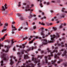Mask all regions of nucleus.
<instances>
[{
  "mask_svg": "<svg viewBox=\"0 0 67 67\" xmlns=\"http://www.w3.org/2000/svg\"><path fill=\"white\" fill-rule=\"evenodd\" d=\"M15 22H12V24H15Z\"/></svg>",
  "mask_w": 67,
  "mask_h": 67,
  "instance_id": "nucleus-63",
  "label": "nucleus"
},
{
  "mask_svg": "<svg viewBox=\"0 0 67 67\" xmlns=\"http://www.w3.org/2000/svg\"><path fill=\"white\" fill-rule=\"evenodd\" d=\"M63 65L64 67H66L67 66V62H66L65 63H64L63 64Z\"/></svg>",
  "mask_w": 67,
  "mask_h": 67,
  "instance_id": "nucleus-23",
  "label": "nucleus"
},
{
  "mask_svg": "<svg viewBox=\"0 0 67 67\" xmlns=\"http://www.w3.org/2000/svg\"><path fill=\"white\" fill-rule=\"evenodd\" d=\"M35 38H34L30 42V43H33V41L35 40Z\"/></svg>",
  "mask_w": 67,
  "mask_h": 67,
  "instance_id": "nucleus-38",
  "label": "nucleus"
},
{
  "mask_svg": "<svg viewBox=\"0 0 67 67\" xmlns=\"http://www.w3.org/2000/svg\"><path fill=\"white\" fill-rule=\"evenodd\" d=\"M19 20H20L21 21H22V20H24L25 19H24L22 17H20V18H19Z\"/></svg>",
  "mask_w": 67,
  "mask_h": 67,
  "instance_id": "nucleus-22",
  "label": "nucleus"
},
{
  "mask_svg": "<svg viewBox=\"0 0 67 67\" xmlns=\"http://www.w3.org/2000/svg\"><path fill=\"white\" fill-rule=\"evenodd\" d=\"M7 36V34L5 35L3 37L0 39V41H3V40L5 39V36Z\"/></svg>",
  "mask_w": 67,
  "mask_h": 67,
  "instance_id": "nucleus-14",
  "label": "nucleus"
},
{
  "mask_svg": "<svg viewBox=\"0 0 67 67\" xmlns=\"http://www.w3.org/2000/svg\"><path fill=\"white\" fill-rule=\"evenodd\" d=\"M31 8L32 7H33L34 6V5L33 4H32L31 5Z\"/></svg>",
  "mask_w": 67,
  "mask_h": 67,
  "instance_id": "nucleus-54",
  "label": "nucleus"
},
{
  "mask_svg": "<svg viewBox=\"0 0 67 67\" xmlns=\"http://www.w3.org/2000/svg\"><path fill=\"white\" fill-rule=\"evenodd\" d=\"M23 46V48H25V45H24V44H23L22 45Z\"/></svg>",
  "mask_w": 67,
  "mask_h": 67,
  "instance_id": "nucleus-43",
  "label": "nucleus"
},
{
  "mask_svg": "<svg viewBox=\"0 0 67 67\" xmlns=\"http://www.w3.org/2000/svg\"><path fill=\"white\" fill-rule=\"evenodd\" d=\"M6 42H8V43H10V40H6Z\"/></svg>",
  "mask_w": 67,
  "mask_h": 67,
  "instance_id": "nucleus-39",
  "label": "nucleus"
},
{
  "mask_svg": "<svg viewBox=\"0 0 67 67\" xmlns=\"http://www.w3.org/2000/svg\"><path fill=\"white\" fill-rule=\"evenodd\" d=\"M26 25H28V23L26 21V20L24 21L23 23L22 24V25L23 26H24L26 25Z\"/></svg>",
  "mask_w": 67,
  "mask_h": 67,
  "instance_id": "nucleus-13",
  "label": "nucleus"
},
{
  "mask_svg": "<svg viewBox=\"0 0 67 67\" xmlns=\"http://www.w3.org/2000/svg\"><path fill=\"white\" fill-rule=\"evenodd\" d=\"M65 14H62V16H61V18H64V17H65Z\"/></svg>",
  "mask_w": 67,
  "mask_h": 67,
  "instance_id": "nucleus-31",
  "label": "nucleus"
},
{
  "mask_svg": "<svg viewBox=\"0 0 67 67\" xmlns=\"http://www.w3.org/2000/svg\"><path fill=\"white\" fill-rule=\"evenodd\" d=\"M39 24L42 25H45V24L43 22L41 23V22H39Z\"/></svg>",
  "mask_w": 67,
  "mask_h": 67,
  "instance_id": "nucleus-24",
  "label": "nucleus"
},
{
  "mask_svg": "<svg viewBox=\"0 0 67 67\" xmlns=\"http://www.w3.org/2000/svg\"><path fill=\"white\" fill-rule=\"evenodd\" d=\"M30 16H29L28 18L29 19H31V18H32L33 17V16L31 14H30Z\"/></svg>",
  "mask_w": 67,
  "mask_h": 67,
  "instance_id": "nucleus-25",
  "label": "nucleus"
},
{
  "mask_svg": "<svg viewBox=\"0 0 67 67\" xmlns=\"http://www.w3.org/2000/svg\"><path fill=\"white\" fill-rule=\"evenodd\" d=\"M43 53H44V51H42L41 52V53L42 54H43Z\"/></svg>",
  "mask_w": 67,
  "mask_h": 67,
  "instance_id": "nucleus-58",
  "label": "nucleus"
},
{
  "mask_svg": "<svg viewBox=\"0 0 67 67\" xmlns=\"http://www.w3.org/2000/svg\"><path fill=\"white\" fill-rule=\"evenodd\" d=\"M55 34L56 36L54 35H51L50 36L51 37V40L52 41H48V42L46 39H42V37H41L36 36L35 37V38H38V39L41 40V41H43V44H40V47H41L43 46V45H46V44H47V43H53L54 42H55V40H54L55 38H59L60 37L59 34L57 32Z\"/></svg>",
  "mask_w": 67,
  "mask_h": 67,
  "instance_id": "nucleus-1",
  "label": "nucleus"
},
{
  "mask_svg": "<svg viewBox=\"0 0 67 67\" xmlns=\"http://www.w3.org/2000/svg\"><path fill=\"white\" fill-rule=\"evenodd\" d=\"M53 29H54V31H56L57 30V28L56 27H53Z\"/></svg>",
  "mask_w": 67,
  "mask_h": 67,
  "instance_id": "nucleus-34",
  "label": "nucleus"
},
{
  "mask_svg": "<svg viewBox=\"0 0 67 67\" xmlns=\"http://www.w3.org/2000/svg\"><path fill=\"white\" fill-rule=\"evenodd\" d=\"M37 19V18H34V20H36Z\"/></svg>",
  "mask_w": 67,
  "mask_h": 67,
  "instance_id": "nucleus-55",
  "label": "nucleus"
},
{
  "mask_svg": "<svg viewBox=\"0 0 67 67\" xmlns=\"http://www.w3.org/2000/svg\"><path fill=\"white\" fill-rule=\"evenodd\" d=\"M6 54H3L2 56V58H3V59L4 61H7L9 59V58L8 57H6Z\"/></svg>",
  "mask_w": 67,
  "mask_h": 67,
  "instance_id": "nucleus-7",
  "label": "nucleus"
},
{
  "mask_svg": "<svg viewBox=\"0 0 67 67\" xmlns=\"http://www.w3.org/2000/svg\"><path fill=\"white\" fill-rule=\"evenodd\" d=\"M23 29V27H21L20 28L18 29V30L19 31H21V29Z\"/></svg>",
  "mask_w": 67,
  "mask_h": 67,
  "instance_id": "nucleus-37",
  "label": "nucleus"
},
{
  "mask_svg": "<svg viewBox=\"0 0 67 67\" xmlns=\"http://www.w3.org/2000/svg\"><path fill=\"white\" fill-rule=\"evenodd\" d=\"M47 5H49V2L47 3H46Z\"/></svg>",
  "mask_w": 67,
  "mask_h": 67,
  "instance_id": "nucleus-60",
  "label": "nucleus"
},
{
  "mask_svg": "<svg viewBox=\"0 0 67 67\" xmlns=\"http://www.w3.org/2000/svg\"><path fill=\"white\" fill-rule=\"evenodd\" d=\"M28 58H29V57H28L27 55H26L24 56V58L25 59H27Z\"/></svg>",
  "mask_w": 67,
  "mask_h": 67,
  "instance_id": "nucleus-28",
  "label": "nucleus"
},
{
  "mask_svg": "<svg viewBox=\"0 0 67 67\" xmlns=\"http://www.w3.org/2000/svg\"><path fill=\"white\" fill-rule=\"evenodd\" d=\"M33 36H30V37L29 38V41H30V40H31V39H32V38H33Z\"/></svg>",
  "mask_w": 67,
  "mask_h": 67,
  "instance_id": "nucleus-29",
  "label": "nucleus"
},
{
  "mask_svg": "<svg viewBox=\"0 0 67 67\" xmlns=\"http://www.w3.org/2000/svg\"><path fill=\"white\" fill-rule=\"evenodd\" d=\"M63 25L64 26H66V23H64V24H62L61 25H60V26H59V28L60 29H62L63 28Z\"/></svg>",
  "mask_w": 67,
  "mask_h": 67,
  "instance_id": "nucleus-17",
  "label": "nucleus"
},
{
  "mask_svg": "<svg viewBox=\"0 0 67 67\" xmlns=\"http://www.w3.org/2000/svg\"><path fill=\"white\" fill-rule=\"evenodd\" d=\"M13 51H15V47H14L13 48Z\"/></svg>",
  "mask_w": 67,
  "mask_h": 67,
  "instance_id": "nucleus-59",
  "label": "nucleus"
},
{
  "mask_svg": "<svg viewBox=\"0 0 67 67\" xmlns=\"http://www.w3.org/2000/svg\"><path fill=\"white\" fill-rule=\"evenodd\" d=\"M12 34H14V31H12Z\"/></svg>",
  "mask_w": 67,
  "mask_h": 67,
  "instance_id": "nucleus-57",
  "label": "nucleus"
},
{
  "mask_svg": "<svg viewBox=\"0 0 67 67\" xmlns=\"http://www.w3.org/2000/svg\"><path fill=\"white\" fill-rule=\"evenodd\" d=\"M30 5H27V6L26 7V11H33V9H30V8H31L30 7V6H29Z\"/></svg>",
  "mask_w": 67,
  "mask_h": 67,
  "instance_id": "nucleus-10",
  "label": "nucleus"
},
{
  "mask_svg": "<svg viewBox=\"0 0 67 67\" xmlns=\"http://www.w3.org/2000/svg\"><path fill=\"white\" fill-rule=\"evenodd\" d=\"M61 44L62 45V47H64V42H62L61 43Z\"/></svg>",
  "mask_w": 67,
  "mask_h": 67,
  "instance_id": "nucleus-32",
  "label": "nucleus"
},
{
  "mask_svg": "<svg viewBox=\"0 0 67 67\" xmlns=\"http://www.w3.org/2000/svg\"><path fill=\"white\" fill-rule=\"evenodd\" d=\"M56 62V60H52L51 62V64L52 65H54V64H55V63Z\"/></svg>",
  "mask_w": 67,
  "mask_h": 67,
  "instance_id": "nucleus-18",
  "label": "nucleus"
},
{
  "mask_svg": "<svg viewBox=\"0 0 67 67\" xmlns=\"http://www.w3.org/2000/svg\"><path fill=\"white\" fill-rule=\"evenodd\" d=\"M47 25H48V26H49V25H52V24L51 23H50L49 24L48 23H47Z\"/></svg>",
  "mask_w": 67,
  "mask_h": 67,
  "instance_id": "nucleus-35",
  "label": "nucleus"
},
{
  "mask_svg": "<svg viewBox=\"0 0 67 67\" xmlns=\"http://www.w3.org/2000/svg\"><path fill=\"white\" fill-rule=\"evenodd\" d=\"M19 47L20 48H22V47L21 46H20Z\"/></svg>",
  "mask_w": 67,
  "mask_h": 67,
  "instance_id": "nucleus-51",
  "label": "nucleus"
},
{
  "mask_svg": "<svg viewBox=\"0 0 67 67\" xmlns=\"http://www.w3.org/2000/svg\"><path fill=\"white\" fill-rule=\"evenodd\" d=\"M58 49V47H56L54 49L53 51V53H55H55H57L58 52V51L57 50H55V49Z\"/></svg>",
  "mask_w": 67,
  "mask_h": 67,
  "instance_id": "nucleus-16",
  "label": "nucleus"
},
{
  "mask_svg": "<svg viewBox=\"0 0 67 67\" xmlns=\"http://www.w3.org/2000/svg\"><path fill=\"white\" fill-rule=\"evenodd\" d=\"M61 54H62V53L60 52V53H58L57 55L55 54L54 55V58L56 59L58 58V59L59 57H58V55H60Z\"/></svg>",
  "mask_w": 67,
  "mask_h": 67,
  "instance_id": "nucleus-12",
  "label": "nucleus"
},
{
  "mask_svg": "<svg viewBox=\"0 0 67 67\" xmlns=\"http://www.w3.org/2000/svg\"><path fill=\"white\" fill-rule=\"evenodd\" d=\"M62 40H65V38L64 37H63L62 38Z\"/></svg>",
  "mask_w": 67,
  "mask_h": 67,
  "instance_id": "nucleus-50",
  "label": "nucleus"
},
{
  "mask_svg": "<svg viewBox=\"0 0 67 67\" xmlns=\"http://www.w3.org/2000/svg\"><path fill=\"white\" fill-rule=\"evenodd\" d=\"M42 58V56L41 55H38L37 58H32V60L33 61H34L35 62V63L36 64L37 63V62H40V59H38V58Z\"/></svg>",
  "mask_w": 67,
  "mask_h": 67,
  "instance_id": "nucleus-4",
  "label": "nucleus"
},
{
  "mask_svg": "<svg viewBox=\"0 0 67 67\" xmlns=\"http://www.w3.org/2000/svg\"><path fill=\"white\" fill-rule=\"evenodd\" d=\"M40 31H41V35L44 36V27H41L39 29Z\"/></svg>",
  "mask_w": 67,
  "mask_h": 67,
  "instance_id": "nucleus-8",
  "label": "nucleus"
},
{
  "mask_svg": "<svg viewBox=\"0 0 67 67\" xmlns=\"http://www.w3.org/2000/svg\"><path fill=\"white\" fill-rule=\"evenodd\" d=\"M54 66H55V67H58V66H57V65L56 64H54Z\"/></svg>",
  "mask_w": 67,
  "mask_h": 67,
  "instance_id": "nucleus-45",
  "label": "nucleus"
},
{
  "mask_svg": "<svg viewBox=\"0 0 67 67\" xmlns=\"http://www.w3.org/2000/svg\"><path fill=\"white\" fill-rule=\"evenodd\" d=\"M6 30H7V29H3L2 30V32H4V31H6Z\"/></svg>",
  "mask_w": 67,
  "mask_h": 67,
  "instance_id": "nucleus-40",
  "label": "nucleus"
},
{
  "mask_svg": "<svg viewBox=\"0 0 67 67\" xmlns=\"http://www.w3.org/2000/svg\"><path fill=\"white\" fill-rule=\"evenodd\" d=\"M17 55H18L19 56V61L16 64V65L17 66V65H18L19 63L21 62L20 60L21 59V57H22V53H20L18 52L17 53Z\"/></svg>",
  "mask_w": 67,
  "mask_h": 67,
  "instance_id": "nucleus-5",
  "label": "nucleus"
},
{
  "mask_svg": "<svg viewBox=\"0 0 67 67\" xmlns=\"http://www.w3.org/2000/svg\"><path fill=\"white\" fill-rule=\"evenodd\" d=\"M47 50L48 52H50L51 55H48L47 56H45V61L46 63L47 64V65L48 66H49L48 67H51L52 66L51 65V64L50 62L48 63V60H47V58H48V60H50L51 59V57H53V52H52L51 50H49V48H48L47 49Z\"/></svg>",
  "mask_w": 67,
  "mask_h": 67,
  "instance_id": "nucleus-2",
  "label": "nucleus"
},
{
  "mask_svg": "<svg viewBox=\"0 0 67 67\" xmlns=\"http://www.w3.org/2000/svg\"><path fill=\"white\" fill-rule=\"evenodd\" d=\"M27 38H28V37H25V38H23V40H26V39H27Z\"/></svg>",
  "mask_w": 67,
  "mask_h": 67,
  "instance_id": "nucleus-36",
  "label": "nucleus"
},
{
  "mask_svg": "<svg viewBox=\"0 0 67 67\" xmlns=\"http://www.w3.org/2000/svg\"><path fill=\"white\" fill-rule=\"evenodd\" d=\"M42 37L43 38H44L45 37H47L48 36V35H45V34H44V35H42Z\"/></svg>",
  "mask_w": 67,
  "mask_h": 67,
  "instance_id": "nucleus-21",
  "label": "nucleus"
},
{
  "mask_svg": "<svg viewBox=\"0 0 67 67\" xmlns=\"http://www.w3.org/2000/svg\"><path fill=\"white\" fill-rule=\"evenodd\" d=\"M64 10H65V9L64 8H62V11L63 12H64V13H67V11H64Z\"/></svg>",
  "mask_w": 67,
  "mask_h": 67,
  "instance_id": "nucleus-19",
  "label": "nucleus"
},
{
  "mask_svg": "<svg viewBox=\"0 0 67 67\" xmlns=\"http://www.w3.org/2000/svg\"><path fill=\"white\" fill-rule=\"evenodd\" d=\"M36 47H31L27 49V52H29V51H30L31 50V51H33V49H36Z\"/></svg>",
  "mask_w": 67,
  "mask_h": 67,
  "instance_id": "nucleus-9",
  "label": "nucleus"
},
{
  "mask_svg": "<svg viewBox=\"0 0 67 67\" xmlns=\"http://www.w3.org/2000/svg\"><path fill=\"white\" fill-rule=\"evenodd\" d=\"M57 2L58 3H60V1L59 0H57Z\"/></svg>",
  "mask_w": 67,
  "mask_h": 67,
  "instance_id": "nucleus-47",
  "label": "nucleus"
},
{
  "mask_svg": "<svg viewBox=\"0 0 67 67\" xmlns=\"http://www.w3.org/2000/svg\"><path fill=\"white\" fill-rule=\"evenodd\" d=\"M59 13H58V14H56V16H58V15H59Z\"/></svg>",
  "mask_w": 67,
  "mask_h": 67,
  "instance_id": "nucleus-53",
  "label": "nucleus"
},
{
  "mask_svg": "<svg viewBox=\"0 0 67 67\" xmlns=\"http://www.w3.org/2000/svg\"><path fill=\"white\" fill-rule=\"evenodd\" d=\"M10 64L11 65H12L13 64V61H12V59H11L10 60Z\"/></svg>",
  "mask_w": 67,
  "mask_h": 67,
  "instance_id": "nucleus-20",
  "label": "nucleus"
},
{
  "mask_svg": "<svg viewBox=\"0 0 67 67\" xmlns=\"http://www.w3.org/2000/svg\"><path fill=\"white\" fill-rule=\"evenodd\" d=\"M38 67H41L40 66V63H38L37 64Z\"/></svg>",
  "mask_w": 67,
  "mask_h": 67,
  "instance_id": "nucleus-41",
  "label": "nucleus"
},
{
  "mask_svg": "<svg viewBox=\"0 0 67 67\" xmlns=\"http://www.w3.org/2000/svg\"><path fill=\"white\" fill-rule=\"evenodd\" d=\"M54 47L53 46H52V49H54Z\"/></svg>",
  "mask_w": 67,
  "mask_h": 67,
  "instance_id": "nucleus-61",
  "label": "nucleus"
},
{
  "mask_svg": "<svg viewBox=\"0 0 67 67\" xmlns=\"http://www.w3.org/2000/svg\"><path fill=\"white\" fill-rule=\"evenodd\" d=\"M17 14L18 16H21V15L19 13H17Z\"/></svg>",
  "mask_w": 67,
  "mask_h": 67,
  "instance_id": "nucleus-49",
  "label": "nucleus"
},
{
  "mask_svg": "<svg viewBox=\"0 0 67 67\" xmlns=\"http://www.w3.org/2000/svg\"><path fill=\"white\" fill-rule=\"evenodd\" d=\"M3 46L2 44H0V49H1V47H3Z\"/></svg>",
  "mask_w": 67,
  "mask_h": 67,
  "instance_id": "nucleus-42",
  "label": "nucleus"
},
{
  "mask_svg": "<svg viewBox=\"0 0 67 67\" xmlns=\"http://www.w3.org/2000/svg\"><path fill=\"white\" fill-rule=\"evenodd\" d=\"M24 29L25 30H27V27H25Z\"/></svg>",
  "mask_w": 67,
  "mask_h": 67,
  "instance_id": "nucleus-64",
  "label": "nucleus"
},
{
  "mask_svg": "<svg viewBox=\"0 0 67 67\" xmlns=\"http://www.w3.org/2000/svg\"><path fill=\"white\" fill-rule=\"evenodd\" d=\"M42 1L41 0H40V6L41 7H43V5H42V4L41 3Z\"/></svg>",
  "mask_w": 67,
  "mask_h": 67,
  "instance_id": "nucleus-27",
  "label": "nucleus"
},
{
  "mask_svg": "<svg viewBox=\"0 0 67 67\" xmlns=\"http://www.w3.org/2000/svg\"><path fill=\"white\" fill-rule=\"evenodd\" d=\"M12 31H15L17 30V29L15 28V27L12 25Z\"/></svg>",
  "mask_w": 67,
  "mask_h": 67,
  "instance_id": "nucleus-15",
  "label": "nucleus"
},
{
  "mask_svg": "<svg viewBox=\"0 0 67 67\" xmlns=\"http://www.w3.org/2000/svg\"><path fill=\"white\" fill-rule=\"evenodd\" d=\"M50 12H51V13H52L53 12V10H51L50 11Z\"/></svg>",
  "mask_w": 67,
  "mask_h": 67,
  "instance_id": "nucleus-62",
  "label": "nucleus"
},
{
  "mask_svg": "<svg viewBox=\"0 0 67 67\" xmlns=\"http://www.w3.org/2000/svg\"><path fill=\"white\" fill-rule=\"evenodd\" d=\"M51 2H52V3H55V1H51Z\"/></svg>",
  "mask_w": 67,
  "mask_h": 67,
  "instance_id": "nucleus-52",
  "label": "nucleus"
},
{
  "mask_svg": "<svg viewBox=\"0 0 67 67\" xmlns=\"http://www.w3.org/2000/svg\"><path fill=\"white\" fill-rule=\"evenodd\" d=\"M3 65H4V64H3V60H2L1 61V66H3Z\"/></svg>",
  "mask_w": 67,
  "mask_h": 67,
  "instance_id": "nucleus-30",
  "label": "nucleus"
},
{
  "mask_svg": "<svg viewBox=\"0 0 67 67\" xmlns=\"http://www.w3.org/2000/svg\"><path fill=\"white\" fill-rule=\"evenodd\" d=\"M8 8V6L7 4H5L4 5V6H2V10L3 11H5L6 9H7Z\"/></svg>",
  "mask_w": 67,
  "mask_h": 67,
  "instance_id": "nucleus-11",
  "label": "nucleus"
},
{
  "mask_svg": "<svg viewBox=\"0 0 67 67\" xmlns=\"http://www.w3.org/2000/svg\"><path fill=\"white\" fill-rule=\"evenodd\" d=\"M11 41L12 42L11 44H10V45H5L4 46V48H7V50H6L5 51L4 50V49L2 50V52H8V51H9V48H10L11 47H12V46H13V44L14 43V41H13V40L12 39L11 40Z\"/></svg>",
  "mask_w": 67,
  "mask_h": 67,
  "instance_id": "nucleus-3",
  "label": "nucleus"
},
{
  "mask_svg": "<svg viewBox=\"0 0 67 67\" xmlns=\"http://www.w3.org/2000/svg\"><path fill=\"white\" fill-rule=\"evenodd\" d=\"M18 3H19V4H18L19 6V7H20V6H21V5L20 4H21V2H19Z\"/></svg>",
  "mask_w": 67,
  "mask_h": 67,
  "instance_id": "nucleus-44",
  "label": "nucleus"
},
{
  "mask_svg": "<svg viewBox=\"0 0 67 67\" xmlns=\"http://www.w3.org/2000/svg\"><path fill=\"white\" fill-rule=\"evenodd\" d=\"M8 25V23H6L4 24V26L3 27V28H5V27L6 26H7Z\"/></svg>",
  "mask_w": 67,
  "mask_h": 67,
  "instance_id": "nucleus-26",
  "label": "nucleus"
},
{
  "mask_svg": "<svg viewBox=\"0 0 67 67\" xmlns=\"http://www.w3.org/2000/svg\"><path fill=\"white\" fill-rule=\"evenodd\" d=\"M56 18H57L56 17V16H55V17H54V19H52V21H54V20H55V19H56Z\"/></svg>",
  "mask_w": 67,
  "mask_h": 67,
  "instance_id": "nucleus-33",
  "label": "nucleus"
},
{
  "mask_svg": "<svg viewBox=\"0 0 67 67\" xmlns=\"http://www.w3.org/2000/svg\"><path fill=\"white\" fill-rule=\"evenodd\" d=\"M60 51H64V49H62L60 50Z\"/></svg>",
  "mask_w": 67,
  "mask_h": 67,
  "instance_id": "nucleus-56",
  "label": "nucleus"
},
{
  "mask_svg": "<svg viewBox=\"0 0 67 67\" xmlns=\"http://www.w3.org/2000/svg\"><path fill=\"white\" fill-rule=\"evenodd\" d=\"M17 55H18L19 56V61L16 64V65L17 66V65H18L19 63L21 62L20 60L21 59V57H22V53H20L18 52L17 53Z\"/></svg>",
  "mask_w": 67,
  "mask_h": 67,
  "instance_id": "nucleus-6",
  "label": "nucleus"
},
{
  "mask_svg": "<svg viewBox=\"0 0 67 67\" xmlns=\"http://www.w3.org/2000/svg\"><path fill=\"white\" fill-rule=\"evenodd\" d=\"M26 5V3H23V5Z\"/></svg>",
  "mask_w": 67,
  "mask_h": 67,
  "instance_id": "nucleus-48",
  "label": "nucleus"
},
{
  "mask_svg": "<svg viewBox=\"0 0 67 67\" xmlns=\"http://www.w3.org/2000/svg\"><path fill=\"white\" fill-rule=\"evenodd\" d=\"M33 29H36V26H34L33 27Z\"/></svg>",
  "mask_w": 67,
  "mask_h": 67,
  "instance_id": "nucleus-46",
  "label": "nucleus"
}]
</instances>
